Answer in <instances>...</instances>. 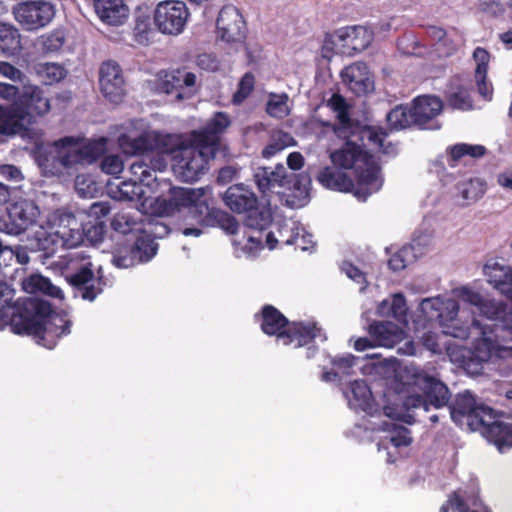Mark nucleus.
Returning <instances> with one entry per match:
<instances>
[{"label":"nucleus","instance_id":"obj_26","mask_svg":"<svg viewBox=\"0 0 512 512\" xmlns=\"http://www.w3.org/2000/svg\"><path fill=\"white\" fill-rule=\"evenodd\" d=\"M473 59L476 63L474 77L478 93L485 100H491L493 87L492 84L487 81L490 53L485 48L477 47L473 52Z\"/></svg>","mask_w":512,"mask_h":512},{"label":"nucleus","instance_id":"obj_32","mask_svg":"<svg viewBox=\"0 0 512 512\" xmlns=\"http://www.w3.org/2000/svg\"><path fill=\"white\" fill-rule=\"evenodd\" d=\"M133 28V39L139 45H148L152 37L155 35V30L151 23V16L147 9L138 8L135 12Z\"/></svg>","mask_w":512,"mask_h":512},{"label":"nucleus","instance_id":"obj_5","mask_svg":"<svg viewBox=\"0 0 512 512\" xmlns=\"http://www.w3.org/2000/svg\"><path fill=\"white\" fill-rule=\"evenodd\" d=\"M8 121L13 126V135L25 134L28 126L36 123L38 117H43L51 110L50 99L44 90L37 85H27L14 104L5 106Z\"/></svg>","mask_w":512,"mask_h":512},{"label":"nucleus","instance_id":"obj_8","mask_svg":"<svg viewBox=\"0 0 512 512\" xmlns=\"http://www.w3.org/2000/svg\"><path fill=\"white\" fill-rule=\"evenodd\" d=\"M217 153L203 143H195L192 137L191 143L186 144L177 155V168L181 179L190 183L199 180L208 171L209 161L214 159Z\"/></svg>","mask_w":512,"mask_h":512},{"label":"nucleus","instance_id":"obj_10","mask_svg":"<svg viewBox=\"0 0 512 512\" xmlns=\"http://www.w3.org/2000/svg\"><path fill=\"white\" fill-rule=\"evenodd\" d=\"M55 13V5L48 0H26L12 7L15 20L26 31H37L46 27Z\"/></svg>","mask_w":512,"mask_h":512},{"label":"nucleus","instance_id":"obj_2","mask_svg":"<svg viewBox=\"0 0 512 512\" xmlns=\"http://www.w3.org/2000/svg\"><path fill=\"white\" fill-rule=\"evenodd\" d=\"M72 322L66 314L54 312L48 301L24 298L17 301L11 317V330L27 335L37 344L53 349L57 341L70 333Z\"/></svg>","mask_w":512,"mask_h":512},{"label":"nucleus","instance_id":"obj_17","mask_svg":"<svg viewBox=\"0 0 512 512\" xmlns=\"http://www.w3.org/2000/svg\"><path fill=\"white\" fill-rule=\"evenodd\" d=\"M297 177L294 173H288L281 163L277 164L274 170L270 167H258L253 174L255 184L262 194L275 187L295 186Z\"/></svg>","mask_w":512,"mask_h":512},{"label":"nucleus","instance_id":"obj_4","mask_svg":"<svg viewBox=\"0 0 512 512\" xmlns=\"http://www.w3.org/2000/svg\"><path fill=\"white\" fill-rule=\"evenodd\" d=\"M211 188H172L169 199L158 202L161 215L172 216L186 208L188 216L199 226L207 227L212 224V216L218 208L212 205Z\"/></svg>","mask_w":512,"mask_h":512},{"label":"nucleus","instance_id":"obj_47","mask_svg":"<svg viewBox=\"0 0 512 512\" xmlns=\"http://www.w3.org/2000/svg\"><path fill=\"white\" fill-rule=\"evenodd\" d=\"M140 182L130 178L129 180L122 181L118 186L119 199L133 201L137 199L142 193Z\"/></svg>","mask_w":512,"mask_h":512},{"label":"nucleus","instance_id":"obj_50","mask_svg":"<svg viewBox=\"0 0 512 512\" xmlns=\"http://www.w3.org/2000/svg\"><path fill=\"white\" fill-rule=\"evenodd\" d=\"M390 431L392 435L390 437V442L395 447H406L412 443V438L410 437V430L402 425L391 424Z\"/></svg>","mask_w":512,"mask_h":512},{"label":"nucleus","instance_id":"obj_18","mask_svg":"<svg viewBox=\"0 0 512 512\" xmlns=\"http://www.w3.org/2000/svg\"><path fill=\"white\" fill-rule=\"evenodd\" d=\"M8 221L5 226L9 234L19 235L25 232L36 221L38 208L28 201L11 204L8 209Z\"/></svg>","mask_w":512,"mask_h":512},{"label":"nucleus","instance_id":"obj_14","mask_svg":"<svg viewBox=\"0 0 512 512\" xmlns=\"http://www.w3.org/2000/svg\"><path fill=\"white\" fill-rule=\"evenodd\" d=\"M484 423L476 431L490 443L494 444L500 452L512 448V423L500 419L497 411L491 408L484 414Z\"/></svg>","mask_w":512,"mask_h":512},{"label":"nucleus","instance_id":"obj_58","mask_svg":"<svg viewBox=\"0 0 512 512\" xmlns=\"http://www.w3.org/2000/svg\"><path fill=\"white\" fill-rule=\"evenodd\" d=\"M111 207L108 202H94L88 209V216L93 218L94 221H103L110 213Z\"/></svg>","mask_w":512,"mask_h":512},{"label":"nucleus","instance_id":"obj_44","mask_svg":"<svg viewBox=\"0 0 512 512\" xmlns=\"http://www.w3.org/2000/svg\"><path fill=\"white\" fill-rule=\"evenodd\" d=\"M447 102L454 109L471 110L473 108V99L470 92L462 86L447 96Z\"/></svg>","mask_w":512,"mask_h":512},{"label":"nucleus","instance_id":"obj_62","mask_svg":"<svg viewBox=\"0 0 512 512\" xmlns=\"http://www.w3.org/2000/svg\"><path fill=\"white\" fill-rule=\"evenodd\" d=\"M286 99L287 97L285 96V98L269 100L267 104V112L272 116H281L284 113Z\"/></svg>","mask_w":512,"mask_h":512},{"label":"nucleus","instance_id":"obj_64","mask_svg":"<svg viewBox=\"0 0 512 512\" xmlns=\"http://www.w3.org/2000/svg\"><path fill=\"white\" fill-rule=\"evenodd\" d=\"M496 327H501L504 330H508L512 333V311L507 310V306L504 308V312L501 313L496 324Z\"/></svg>","mask_w":512,"mask_h":512},{"label":"nucleus","instance_id":"obj_13","mask_svg":"<svg viewBox=\"0 0 512 512\" xmlns=\"http://www.w3.org/2000/svg\"><path fill=\"white\" fill-rule=\"evenodd\" d=\"M247 31L246 21L237 7L225 5L221 8L216 20V32L222 41L228 44L243 43Z\"/></svg>","mask_w":512,"mask_h":512},{"label":"nucleus","instance_id":"obj_53","mask_svg":"<svg viewBox=\"0 0 512 512\" xmlns=\"http://www.w3.org/2000/svg\"><path fill=\"white\" fill-rule=\"evenodd\" d=\"M391 314L399 322H406L407 305L403 294L398 293L393 296L391 304Z\"/></svg>","mask_w":512,"mask_h":512},{"label":"nucleus","instance_id":"obj_51","mask_svg":"<svg viewBox=\"0 0 512 512\" xmlns=\"http://www.w3.org/2000/svg\"><path fill=\"white\" fill-rule=\"evenodd\" d=\"M101 170L109 175L120 174L124 169L123 160L119 155H106L101 160Z\"/></svg>","mask_w":512,"mask_h":512},{"label":"nucleus","instance_id":"obj_54","mask_svg":"<svg viewBox=\"0 0 512 512\" xmlns=\"http://www.w3.org/2000/svg\"><path fill=\"white\" fill-rule=\"evenodd\" d=\"M197 66L205 71L215 72L220 67V62L216 55L212 53H202L196 58Z\"/></svg>","mask_w":512,"mask_h":512},{"label":"nucleus","instance_id":"obj_49","mask_svg":"<svg viewBox=\"0 0 512 512\" xmlns=\"http://www.w3.org/2000/svg\"><path fill=\"white\" fill-rule=\"evenodd\" d=\"M137 225L136 220L127 213H117L111 222L112 228L122 234H127L134 230Z\"/></svg>","mask_w":512,"mask_h":512},{"label":"nucleus","instance_id":"obj_15","mask_svg":"<svg viewBox=\"0 0 512 512\" xmlns=\"http://www.w3.org/2000/svg\"><path fill=\"white\" fill-rule=\"evenodd\" d=\"M99 87L103 96L119 103L125 96V79L121 66L113 60L104 61L99 69Z\"/></svg>","mask_w":512,"mask_h":512},{"label":"nucleus","instance_id":"obj_46","mask_svg":"<svg viewBox=\"0 0 512 512\" xmlns=\"http://www.w3.org/2000/svg\"><path fill=\"white\" fill-rule=\"evenodd\" d=\"M284 241L286 245H295L296 248H299L302 251H309L315 246L312 234L307 233L300 227L296 228L295 235H290L288 239H285Z\"/></svg>","mask_w":512,"mask_h":512},{"label":"nucleus","instance_id":"obj_31","mask_svg":"<svg viewBox=\"0 0 512 512\" xmlns=\"http://www.w3.org/2000/svg\"><path fill=\"white\" fill-rule=\"evenodd\" d=\"M22 50L19 30L9 24L0 23V54L5 57L16 56Z\"/></svg>","mask_w":512,"mask_h":512},{"label":"nucleus","instance_id":"obj_20","mask_svg":"<svg viewBox=\"0 0 512 512\" xmlns=\"http://www.w3.org/2000/svg\"><path fill=\"white\" fill-rule=\"evenodd\" d=\"M316 178L323 187L339 192H350L355 195L358 187L357 179L354 180L347 172L335 165L321 169Z\"/></svg>","mask_w":512,"mask_h":512},{"label":"nucleus","instance_id":"obj_6","mask_svg":"<svg viewBox=\"0 0 512 512\" xmlns=\"http://www.w3.org/2000/svg\"><path fill=\"white\" fill-rule=\"evenodd\" d=\"M222 199L232 212L246 215L245 224L250 228L264 230L272 222L270 210L259 208L256 194L242 183L229 186Z\"/></svg>","mask_w":512,"mask_h":512},{"label":"nucleus","instance_id":"obj_22","mask_svg":"<svg viewBox=\"0 0 512 512\" xmlns=\"http://www.w3.org/2000/svg\"><path fill=\"white\" fill-rule=\"evenodd\" d=\"M341 76L349 89L357 96L368 94L374 89V82L368 67L363 62H355L345 67Z\"/></svg>","mask_w":512,"mask_h":512},{"label":"nucleus","instance_id":"obj_7","mask_svg":"<svg viewBox=\"0 0 512 512\" xmlns=\"http://www.w3.org/2000/svg\"><path fill=\"white\" fill-rule=\"evenodd\" d=\"M412 379L422 394H410L405 398L404 405L408 410L422 409L428 412L430 406L439 409L449 404L451 393L439 378L429 375L425 370L415 369Z\"/></svg>","mask_w":512,"mask_h":512},{"label":"nucleus","instance_id":"obj_34","mask_svg":"<svg viewBox=\"0 0 512 512\" xmlns=\"http://www.w3.org/2000/svg\"><path fill=\"white\" fill-rule=\"evenodd\" d=\"M186 144L182 135L163 134L158 131H153V152L157 154L170 155L175 152L180 154Z\"/></svg>","mask_w":512,"mask_h":512},{"label":"nucleus","instance_id":"obj_59","mask_svg":"<svg viewBox=\"0 0 512 512\" xmlns=\"http://www.w3.org/2000/svg\"><path fill=\"white\" fill-rule=\"evenodd\" d=\"M408 253L407 249H400L398 252L393 254L388 260V266L393 271H401L406 268L407 261L406 255Z\"/></svg>","mask_w":512,"mask_h":512},{"label":"nucleus","instance_id":"obj_23","mask_svg":"<svg viewBox=\"0 0 512 512\" xmlns=\"http://www.w3.org/2000/svg\"><path fill=\"white\" fill-rule=\"evenodd\" d=\"M230 125V120L224 112H217L207 123L205 128L200 131H194L192 137L195 143H203L206 147L219 152L220 134Z\"/></svg>","mask_w":512,"mask_h":512},{"label":"nucleus","instance_id":"obj_33","mask_svg":"<svg viewBox=\"0 0 512 512\" xmlns=\"http://www.w3.org/2000/svg\"><path fill=\"white\" fill-rule=\"evenodd\" d=\"M486 148L483 145H472L467 143H457L446 149L447 163L450 167H456L459 162L469 156L472 159H478L484 156Z\"/></svg>","mask_w":512,"mask_h":512},{"label":"nucleus","instance_id":"obj_28","mask_svg":"<svg viewBox=\"0 0 512 512\" xmlns=\"http://www.w3.org/2000/svg\"><path fill=\"white\" fill-rule=\"evenodd\" d=\"M120 149L128 156H142L153 153V131H145L137 137L122 134L118 138Z\"/></svg>","mask_w":512,"mask_h":512},{"label":"nucleus","instance_id":"obj_43","mask_svg":"<svg viewBox=\"0 0 512 512\" xmlns=\"http://www.w3.org/2000/svg\"><path fill=\"white\" fill-rule=\"evenodd\" d=\"M463 199L476 201L485 193V184L479 179H469L458 184Z\"/></svg>","mask_w":512,"mask_h":512},{"label":"nucleus","instance_id":"obj_36","mask_svg":"<svg viewBox=\"0 0 512 512\" xmlns=\"http://www.w3.org/2000/svg\"><path fill=\"white\" fill-rule=\"evenodd\" d=\"M34 70L45 85L59 83L68 74L67 69L63 65L51 62L38 63L34 66Z\"/></svg>","mask_w":512,"mask_h":512},{"label":"nucleus","instance_id":"obj_48","mask_svg":"<svg viewBox=\"0 0 512 512\" xmlns=\"http://www.w3.org/2000/svg\"><path fill=\"white\" fill-rule=\"evenodd\" d=\"M470 504L461 491L452 492L446 504L442 505L440 512H449L450 509L457 512H469Z\"/></svg>","mask_w":512,"mask_h":512},{"label":"nucleus","instance_id":"obj_45","mask_svg":"<svg viewBox=\"0 0 512 512\" xmlns=\"http://www.w3.org/2000/svg\"><path fill=\"white\" fill-rule=\"evenodd\" d=\"M255 77L251 72L245 73L238 83L237 91L233 95V103L240 104L247 99L254 90Z\"/></svg>","mask_w":512,"mask_h":512},{"label":"nucleus","instance_id":"obj_35","mask_svg":"<svg viewBox=\"0 0 512 512\" xmlns=\"http://www.w3.org/2000/svg\"><path fill=\"white\" fill-rule=\"evenodd\" d=\"M459 312V306L455 301H450L447 306V315L440 312L437 317L440 325L445 328L443 331L447 335H451L455 338H466L468 336L467 329L457 327L455 322L457 321V315Z\"/></svg>","mask_w":512,"mask_h":512},{"label":"nucleus","instance_id":"obj_38","mask_svg":"<svg viewBox=\"0 0 512 512\" xmlns=\"http://www.w3.org/2000/svg\"><path fill=\"white\" fill-rule=\"evenodd\" d=\"M340 38L347 41V45L355 51L368 47L372 40L371 34L363 27L347 28Z\"/></svg>","mask_w":512,"mask_h":512},{"label":"nucleus","instance_id":"obj_37","mask_svg":"<svg viewBox=\"0 0 512 512\" xmlns=\"http://www.w3.org/2000/svg\"><path fill=\"white\" fill-rule=\"evenodd\" d=\"M296 141L292 135L282 130L272 133L268 144L263 148L261 155L265 159H270L283 151L284 149L294 146Z\"/></svg>","mask_w":512,"mask_h":512},{"label":"nucleus","instance_id":"obj_56","mask_svg":"<svg viewBox=\"0 0 512 512\" xmlns=\"http://www.w3.org/2000/svg\"><path fill=\"white\" fill-rule=\"evenodd\" d=\"M21 90L18 86L6 82H0V99L14 104L17 98L21 95Z\"/></svg>","mask_w":512,"mask_h":512},{"label":"nucleus","instance_id":"obj_55","mask_svg":"<svg viewBox=\"0 0 512 512\" xmlns=\"http://www.w3.org/2000/svg\"><path fill=\"white\" fill-rule=\"evenodd\" d=\"M83 231L91 242H102L106 233V225L104 221H94L92 225L84 228Z\"/></svg>","mask_w":512,"mask_h":512},{"label":"nucleus","instance_id":"obj_60","mask_svg":"<svg viewBox=\"0 0 512 512\" xmlns=\"http://www.w3.org/2000/svg\"><path fill=\"white\" fill-rule=\"evenodd\" d=\"M355 357L353 355H347L343 357H337L332 360V365L342 371L344 374L349 375L353 366L355 365Z\"/></svg>","mask_w":512,"mask_h":512},{"label":"nucleus","instance_id":"obj_40","mask_svg":"<svg viewBox=\"0 0 512 512\" xmlns=\"http://www.w3.org/2000/svg\"><path fill=\"white\" fill-rule=\"evenodd\" d=\"M212 224H208L207 227H219L229 235H234L239 230V223L234 216L226 211L218 209L214 211L212 216Z\"/></svg>","mask_w":512,"mask_h":512},{"label":"nucleus","instance_id":"obj_1","mask_svg":"<svg viewBox=\"0 0 512 512\" xmlns=\"http://www.w3.org/2000/svg\"><path fill=\"white\" fill-rule=\"evenodd\" d=\"M387 132L380 127L364 126L358 133H352L361 142L348 138L344 144L330 154L333 165L343 170H353L358 180L355 196L365 201L371 194L377 192L382 186L380 176L381 167L374 156L363 147L370 145L383 154H396V146L392 143L385 144Z\"/></svg>","mask_w":512,"mask_h":512},{"label":"nucleus","instance_id":"obj_63","mask_svg":"<svg viewBox=\"0 0 512 512\" xmlns=\"http://www.w3.org/2000/svg\"><path fill=\"white\" fill-rule=\"evenodd\" d=\"M236 176V170L230 166L222 167L217 175V182L219 184L225 185L231 182Z\"/></svg>","mask_w":512,"mask_h":512},{"label":"nucleus","instance_id":"obj_19","mask_svg":"<svg viewBox=\"0 0 512 512\" xmlns=\"http://www.w3.org/2000/svg\"><path fill=\"white\" fill-rule=\"evenodd\" d=\"M66 278L84 300L93 301L102 292L101 279H95L90 262Z\"/></svg>","mask_w":512,"mask_h":512},{"label":"nucleus","instance_id":"obj_25","mask_svg":"<svg viewBox=\"0 0 512 512\" xmlns=\"http://www.w3.org/2000/svg\"><path fill=\"white\" fill-rule=\"evenodd\" d=\"M105 148V139L90 141L82 145L73 153H67L66 155H63L61 157V163L65 167H70L74 164L82 162L91 164L103 156Z\"/></svg>","mask_w":512,"mask_h":512},{"label":"nucleus","instance_id":"obj_27","mask_svg":"<svg viewBox=\"0 0 512 512\" xmlns=\"http://www.w3.org/2000/svg\"><path fill=\"white\" fill-rule=\"evenodd\" d=\"M484 274L488 282L506 298L512 300V267L504 266L498 262L487 263Z\"/></svg>","mask_w":512,"mask_h":512},{"label":"nucleus","instance_id":"obj_39","mask_svg":"<svg viewBox=\"0 0 512 512\" xmlns=\"http://www.w3.org/2000/svg\"><path fill=\"white\" fill-rule=\"evenodd\" d=\"M391 130H401L413 126L411 106L398 105L386 116Z\"/></svg>","mask_w":512,"mask_h":512},{"label":"nucleus","instance_id":"obj_16","mask_svg":"<svg viewBox=\"0 0 512 512\" xmlns=\"http://www.w3.org/2000/svg\"><path fill=\"white\" fill-rule=\"evenodd\" d=\"M442 100L433 95H420L413 99L411 112L413 126L420 129H433L431 123L442 112Z\"/></svg>","mask_w":512,"mask_h":512},{"label":"nucleus","instance_id":"obj_42","mask_svg":"<svg viewBox=\"0 0 512 512\" xmlns=\"http://www.w3.org/2000/svg\"><path fill=\"white\" fill-rule=\"evenodd\" d=\"M327 105L337 114V119L344 128L351 125L349 107L342 95L338 93L333 94L328 100Z\"/></svg>","mask_w":512,"mask_h":512},{"label":"nucleus","instance_id":"obj_12","mask_svg":"<svg viewBox=\"0 0 512 512\" xmlns=\"http://www.w3.org/2000/svg\"><path fill=\"white\" fill-rule=\"evenodd\" d=\"M158 245L149 234L139 235L132 245L122 246L113 255V264L129 268L150 261L157 253Z\"/></svg>","mask_w":512,"mask_h":512},{"label":"nucleus","instance_id":"obj_52","mask_svg":"<svg viewBox=\"0 0 512 512\" xmlns=\"http://www.w3.org/2000/svg\"><path fill=\"white\" fill-rule=\"evenodd\" d=\"M0 75L14 83L21 84L24 83L27 78L22 70L6 61H0Z\"/></svg>","mask_w":512,"mask_h":512},{"label":"nucleus","instance_id":"obj_3","mask_svg":"<svg viewBox=\"0 0 512 512\" xmlns=\"http://www.w3.org/2000/svg\"><path fill=\"white\" fill-rule=\"evenodd\" d=\"M255 317L258 318L261 331L265 335L275 336L283 345H292L295 348L312 343L320 332L315 323L290 322L280 310L270 304L264 305Z\"/></svg>","mask_w":512,"mask_h":512},{"label":"nucleus","instance_id":"obj_24","mask_svg":"<svg viewBox=\"0 0 512 512\" xmlns=\"http://www.w3.org/2000/svg\"><path fill=\"white\" fill-rule=\"evenodd\" d=\"M95 12L99 19L111 26H119L126 22L129 8L124 0H93Z\"/></svg>","mask_w":512,"mask_h":512},{"label":"nucleus","instance_id":"obj_21","mask_svg":"<svg viewBox=\"0 0 512 512\" xmlns=\"http://www.w3.org/2000/svg\"><path fill=\"white\" fill-rule=\"evenodd\" d=\"M195 83L196 75L192 72L181 69L161 71L159 73L158 90L166 94L176 93V99L182 100L184 98L182 89L194 86Z\"/></svg>","mask_w":512,"mask_h":512},{"label":"nucleus","instance_id":"obj_61","mask_svg":"<svg viewBox=\"0 0 512 512\" xmlns=\"http://www.w3.org/2000/svg\"><path fill=\"white\" fill-rule=\"evenodd\" d=\"M421 341L423 346L432 352H437L440 350L438 336L434 332H425L421 337Z\"/></svg>","mask_w":512,"mask_h":512},{"label":"nucleus","instance_id":"obj_30","mask_svg":"<svg viewBox=\"0 0 512 512\" xmlns=\"http://www.w3.org/2000/svg\"><path fill=\"white\" fill-rule=\"evenodd\" d=\"M369 334L376 346L386 348L394 347L401 339L399 327L389 321L373 322L369 326Z\"/></svg>","mask_w":512,"mask_h":512},{"label":"nucleus","instance_id":"obj_41","mask_svg":"<svg viewBox=\"0 0 512 512\" xmlns=\"http://www.w3.org/2000/svg\"><path fill=\"white\" fill-rule=\"evenodd\" d=\"M471 302L479 306L480 312L489 320L498 321L501 313L504 312L505 304L491 300H483L479 294H474Z\"/></svg>","mask_w":512,"mask_h":512},{"label":"nucleus","instance_id":"obj_9","mask_svg":"<svg viewBox=\"0 0 512 512\" xmlns=\"http://www.w3.org/2000/svg\"><path fill=\"white\" fill-rule=\"evenodd\" d=\"M490 409V406L478 402L469 390L456 394L449 404L450 416L453 422L460 427L467 426L470 431H476L477 427H481L484 423L483 416Z\"/></svg>","mask_w":512,"mask_h":512},{"label":"nucleus","instance_id":"obj_57","mask_svg":"<svg viewBox=\"0 0 512 512\" xmlns=\"http://www.w3.org/2000/svg\"><path fill=\"white\" fill-rule=\"evenodd\" d=\"M65 43V36L64 33L61 31H53L50 34H48L44 41L43 45L46 50L48 51H58L62 48V46Z\"/></svg>","mask_w":512,"mask_h":512},{"label":"nucleus","instance_id":"obj_29","mask_svg":"<svg viewBox=\"0 0 512 512\" xmlns=\"http://www.w3.org/2000/svg\"><path fill=\"white\" fill-rule=\"evenodd\" d=\"M352 397L349 403L357 410H361L368 415H375L378 412V406L375 403L372 392L364 380H355L350 384Z\"/></svg>","mask_w":512,"mask_h":512},{"label":"nucleus","instance_id":"obj_11","mask_svg":"<svg viewBox=\"0 0 512 512\" xmlns=\"http://www.w3.org/2000/svg\"><path fill=\"white\" fill-rule=\"evenodd\" d=\"M189 9L184 1L164 0L159 2L153 12L154 24L158 31L165 35H179L183 32L188 18Z\"/></svg>","mask_w":512,"mask_h":512}]
</instances>
